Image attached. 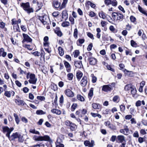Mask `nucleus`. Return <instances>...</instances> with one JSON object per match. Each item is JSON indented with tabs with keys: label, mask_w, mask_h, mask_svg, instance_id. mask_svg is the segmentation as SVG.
<instances>
[{
	"label": "nucleus",
	"mask_w": 147,
	"mask_h": 147,
	"mask_svg": "<svg viewBox=\"0 0 147 147\" xmlns=\"http://www.w3.org/2000/svg\"><path fill=\"white\" fill-rule=\"evenodd\" d=\"M21 6L24 9L28 14L33 12L34 11L33 9L30 7V3L28 2L22 3Z\"/></svg>",
	"instance_id": "1"
},
{
	"label": "nucleus",
	"mask_w": 147,
	"mask_h": 147,
	"mask_svg": "<svg viewBox=\"0 0 147 147\" xmlns=\"http://www.w3.org/2000/svg\"><path fill=\"white\" fill-rule=\"evenodd\" d=\"M30 79L28 80L30 83L33 84H35L37 80V79L35 78V76L34 74H30L29 76Z\"/></svg>",
	"instance_id": "2"
},
{
	"label": "nucleus",
	"mask_w": 147,
	"mask_h": 147,
	"mask_svg": "<svg viewBox=\"0 0 147 147\" xmlns=\"http://www.w3.org/2000/svg\"><path fill=\"white\" fill-rule=\"evenodd\" d=\"M3 132L4 134H6V136L8 138L9 137L11 134V131H10V128L7 126H3L2 127Z\"/></svg>",
	"instance_id": "3"
},
{
	"label": "nucleus",
	"mask_w": 147,
	"mask_h": 147,
	"mask_svg": "<svg viewBox=\"0 0 147 147\" xmlns=\"http://www.w3.org/2000/svg\"><path fill=\"white\" fill-rule=\"evenodd\" d=\"M23 40L22 41L23 43L25 42H31L32 41V39L27 35L24 33L23 34Z\"/></svg>",
	"instance_id": "4"
},
{
	"label": "nucleus",
	"mask_w": 147,
	"mask_h": 147,
	"mask_svg": "<svg viewBox=\"0 0 147 147\" xmlns=\"http://www.w3.org/2000/svg\"><path fill=\"white\" fill-rule=\"evenodd\" d=\"M84 144L85 146L93 147L94 145V142L93 140H91L90 142L89 141L86 140L84 142Z\"/></svg>",
	"instance_id": "5"
},
{
	"label": "nucleus",
	"mask_w": 147,
	"mask_h": 147,
	"mask_svg": "<svg viewBox=\"0 0 147 147\" xmlns=\"http://www.w3.org/2000/svg\"><path fill=\"white\" fill-rule=\"evenodd\" d=\"M64 92L65 95L69 97H72L74 96V92L70 89H66Z\"/></svg>",
	"instance_id": "6"
},
{
	"label": "nucleus",
	"mask_w": 147,
	"mask_h": 147,
	"mask_svg": "<svg viewBox=\"0 0 147 147\" xmlns=\"http://www.w3.org/2000/svg\"><path fill=\"white\" fill-rule=\"evenodd\" d=\"M40 141H45L50 142L51 141V140L50 136L47 135H45L44 136H40Z\"/></svg>",
	"instance_id": "7"
},
{
	"label": "nucleus",
	"mask_w": 147,
	"mask_h": 147,
	"mask_svg": "<svg viewBox=\"0 0 147 147\" xmlns=\"http://www.w3.org/2000/svg\"><path fill=\"white\" fill-rule=\"evenodd\" d=\"M99 16L100 17L102 18L103 19H105L106 18H107L108 21H109V20L108 19V18H107V16H108L111 19H112L109 16L107 15L106 16L105 15V13L102 11H101L99 13Z\"/></svg>",
	"instance_id": "8"
},
{
	"label": "nucleus",
	"mask_w": 147,
	"mask_h": 147,
	"mask_svg": "<svg viewBox=\"0 0 147 147\" xmlns=\"http://www.w3.org/2000/svg\"><path fill=\"white\" fill-rule=\"evenodd\" d=\"M19 134H20L18 133L17 132L13 133L11 136H9L8 138L10 140H13L15 139L18 138L19 137Z\"/></svg>",
	"instance_id": "9"
},
{
	"label": "nucleus",
	"mask_w": 147,
	"mask_h": 147,
	"mask_svg": "<svg viewBox=\"0 0 147 147\" xmlns=\"http://www.w3.org/2000/svg\"><path fill=\"white\" fill-rule=\"evenodd\" d=\"M39 20L42 22L43 24H46L49 20V18L47 19L45 16H40L39 17Z\"/></svg>",
	"instance_id": "10"
},
{
	"label": "nucleus",
	"mask_w": 147,
	"mask_h": 147,
	"mask_svg": "<svg viewBox=\"0 0 147 147\" xmlns=\"http://www.w3.org/2000/svg\"><path fill=\"white\" fill-rule=\"evenodd\" d=\"M87 78L86 76H84L80 82L81 85L82 86H85L87 83Z\"/></svg>",
	"instance_id": "11"
},
{
	"label": "nucleus",
	"mask_w": 147,
	"mask_h": 147,
	"mask_svg": "<svg viewBox=\"0 0 147 147\" xmlns=\"http://www.w3.org/2000/svg\"><path fill=\"white\" fill-rule=\"evenodd\" d=\"M112 90L111 87L108 85H105L103 86L102 90L105 92L111 91Z\"/></svg>",
	"instance_id": "12"
},
{
	"label": "nucleus",
	"mask_w": 147,
	"mask_h": 147,
	"mask_svg": "<svg viewBox=\"0 0 147 147\" xmlns=\"http://www.w3.org/2000/svg\"><path fill=\"white\" fill-rule=\"evenodd\" d=\"M92 106V108L94 109H101L102 108L101 105L98 103H93Z\"/></svg>",
	"instance_id": "13"
},
{
	"label": "nucleus",
	"mask_w": 147,
	"mask_h": 147,
	"mask_svg": "<svg viewBox=\"0 0 147 147\" xmlns=\"http://www.w3.org/2000/svg\"><path fill=\"white\" fill-rule=\"evenodd\" d=\"M62 17L63 19L65 20H67L68 18V16L67 10H63L62 13Z\"/></svg>",
	"instance_id": "14"
},
{
	"label": "nucleus",
	"mask_w": 147,
	"mask_h": 147,
	"mask_svg": "<svg viewBox=\"0 0 147 147\" xmlns=\"http://www.w3.org/2000/svg\"><path fill=\"white\" fill-rule=\"evenodd\" d=\"M64 64L66 68V70L67 72H69L71 71V66L69 63L67 61H65L64 62Z\"/></svg>",
	"instance_id": "15"
},
{
	"label": "nucleus",
	"mask_w": 147,
	"mask_h": 147,
	"mask_svg": "<svg viewBox=\"0 0 147 147\" xmlns=\"http://www.w3.org/2000/svg\"><path fill=\"white\" fill-rule=\"evenodd\" d=\"M88 60L89 61V63L91 65H95L96 63L97 60L94 58H89Z\"/></svg>",
	"instance_id": "16"
},
{
	"label": "nucleus",
	"mask_w": 147,
	"mask_h": 147,
	"mask_svg": "<svg viewBox=\"0 0 147 147\" xmlns=\"http://www.w3.org/2000/svg\"><path fill=\"white\" fill-rule=\"evenodd\" d=\"M53 5L55 8H59L60 9V7H61L60 6L61 3L58 1L57 0L54 1L53 3Z\"/></svg>",
	"instance_id": "17"
},
{
	"label": "nucleus",
	"mask_w": 147,
	"mask_h": 147,
	"mask_svg": "<svg viewBox=\"0 0 147 147\" xmlns=\"http://www.w3.org/2000/svg\"><path fill=\"white\" fill-rule=\"evenodd\" d=\"M138 10L141 13L144 14L147 17V11L145 10L142 7H141L140 5H138Z\"/></svg>",
	"instance_id": "18"
},
{
	"label": "nucleus",
	"mask_w": 147,
	"mask_h": 147,
	"mask_svg": "<svg viewBox=\"0 0 147 147\" xmlns=\"http://www.w3.org/2000/svg\"><path fill=\"white\" fill-rule=\"evenodd\" d=\"M117 139L120 142L122 143L124 142H126L125 138L124 136L122 135H119L117 136Z\"/></svg>",
	"instance_id": "19"
},
{
	"label": "nucleus",
	"mask_w": 147,
	"mask_h": 147,
	"mask_svg": "<svg viewBox=\"0 0 147 147\" xmlns=\"http://www.w3.org/2000/svg\"><path fill=\"white\" fill-rule=\"evenodd\" d=\"M11 24L12 25H17L21 22V20L20 19H19L18 20H16L15 18H14L11 20Z\"/></svg>",
	"instance_id": "20"
},
{
	"label": "nucleus",
	"mask_w": 147,
	"mask_h": 147,
	"mask_svg": "<svg viewBox=\"0 0 147 147\" xmlns=\"http://www.w3.org/2000/svg\"><path fill=\"white\" fill-rule=\"evenodd\" d=\"M7 55V53L4 52V49L2 48H0V56L5 57Z\"/></svg>",
	"instance_id": "21"
},
{
	"label": "nucleus",
	"mask_w": 147,
	"mask_h": 147,
	"mask_svg": "<svg viewBox=\"0 0 147 147\" xmlns=\"http://www.w3.org/2000/svg\"><path fill=\"white\" fill-rule=\"evenodd\" d=\"M51 112L53 113H55L58 115H60L61 113V111L56 109H53L51 110Z\"/></svg>",
	"instance_id": "22"
},
{
	"label": "nucleus",
	"mask_w": 147,
	"mask_h": 147,
	"mask_svg": "<svg viewBox=\"0 0 147 147\" xmlns=\"http://www.w3.org/2000/svg\"><path fill=\"white\" fill-rule=\"evenodd\" d=\"M74 65L75 66L78 68H80L82 65L81 61H76L75 62Z\"/></svg>",
	"instance_id": "23"
},
{
	"label": "nucleus",
	"mask_w": 147,
	"mask_h": 147,
	"mask_svg": "<svg viewBox=\"0 0 147 147\" xmlns=\"http://www.w3.org/2000/svg\"><path fill=\"white\" fill-rule=\"evenodd\" d=\"M131 91L133 96L135 97H137V96H136V89L135 88L133 87L131 89Z\"/></svg>",
	"instance_id": "24"
},
{
	"label": "nucleus",
	"mask_w": 147,
	"mask_h": 147,
	"mask_svg": "<svg viewBox=\"0 0 147 147\" xmlns=\"http://www.w3.org/2000/svg\"><path fill=\"white\" fill-rule=\"evenodd\" d=\"M129 131V129L127 128H125L124 129H121L120 130V132L125 134L127 135Z\"/></svg>",
	"instance_id": "25"
},
{
	"label": "nucleus",
	"mask_w": 147,
	"mask_h": 147,
	"mask_svg": "<svg viewBox=\"0 0 147 147\" xmlns=\"http://www.w3.org/2000/svg\"><path fill=\"white\" fill-rule=\"evenodd\" d=\"M93 88H91L89 91L88 94V97L90 99H91L92 96L93 95Z\"/></svg>",
	"instance_id": "26"
},
{
	"label": "nucleus",
	"mask_w": 147,
	"mask_h": 147,
	"mask_svg": "<svg viewBox=\"0 0 147 147\" xmlns=\"http://www.w3.org/2000/svg\"><path fill=\"white\" fill-rule=\"evenodd\" d=\"M15 102L18 105H24L25 103L23 101L20 100L16 99Z\"/></svg>",
	"instance_id": "27"
},
{
	"label": "nucleus",
	"mask_w": 147,
	"mask_h": 147,
	"mask_svg": "<svg viewBox=\"0 0 147 147\" xmlns=\"http://www.w3.org/2000/svg\"><path fill=\"white\" fill-rule=\"evenodd\" d=\"M69 127L71 130L74 131L77 128V126L74 123H71Z\"/></svg>",
	"instance_id": "28"
},
{
	"label": "nucleus",
	"mask_w": 147,
	"mask_h": 147,
	"mask_svg": "<svg viewBox=\"0 0 147 147\" xmlns=\"http://www.w3.org/2000/svg\"><path fill=\"white\" fill-rule=\"evenodd\" d=\"M68 0H63L61 5L60 7V9L61 10L65 7L66 3H67Z\"/></svg>",
	"instance_id": "29"
},
{
	"label": "nucleus",
	"mask_w": 147,
	"mask_h": 147,
	"mask_svg": "<svg viewBox=\"0 0 147 147\" xmlns=\"http://www.w3.org/2000/svg\"><path fill=\"white\" fill-rule=\"evenodd\" d=\"M55 32L58 36H62V33L59 30V28H56V30H55Z\"/></svg>",
	"instance_id": "30"
},
{
	"label": "nucleus",
	"mask_w": 147,
	"mask_h": 147,
	"mask_svg": "<svg viewBox=\"0 0 147 147\" xmlns=\"http://www.w3.org/2000/svg\"><path fill=\"white\" fill-rule=\"evenodd\" d=\"M13 30L14 32H20V29L19 26L17 24L16 25L13 26Z\"/></svg>",
	"instance_id": "31"
},
{
	"label": "nucleus",
	"mask_w": 147,
	"mask_h": 147,
	"mask_svg": "<svg viewBox=\"0 0 147 147\" xmlns=\"http://www.w3.org/2000/svg\"><path fill=\"white\" fill-rule=\"evenodd\" d=\"M29 132L33 134L38 135L40 134V132L36 130L35 129H30L29 130Z\"/></svg>",
	"instance_id": "32"
},
{
	"label": "nucleus",
	"mask_w": 147,
	"mask_h": 147,
	"mask_svg": "<svg viewBox=\"0 0 147 147\" xmlns=\"http://www.w3.org/2000/svg\"><path fill=\"white\" fill-rule=\"evenodd\" d=\"M124 17V16L121 13H118V16L116 20H122V19Z\"/></svg>",
	"instance_id": "33"
},
{
	"label": "nucleus",
	"mask_w": 147,
	"mask_h": 147,
	"mask_svg": "<svg viewBox=\"0 0 147 147\" xmlns=\"http://www.w3.org/2000/svg\"><path fill=\"white\" fill-rule=\"evenodd\" d=\"M120 100L119 97L118 95L115 96L113 98V100L114 102H118Z\"/></svg>",
	"instance_id": "34"
},
{
	"label": "nucleus",
	"mask_w": 147,
	"mask_h": 147,
	"mask_svg": "<svg viewBox=\"0 0 147 147\" xmlns=\"http://www.w3.org/2000/svg\"><path fill=\"white\" fill-rule=\"evenodd\" d=\"M77 98L78 100L81 101L82 102L84 101L85 99L84 97L80 94L77 95Z\"/></svg>",
	"instance_id": "35"
},
{
	"label": "nucleus",
	"mask_w": 147,
	"mask_h": 147,
	"mask_svg": "<svg viewBox=\"0 0 147 147\" xmlns=\"http://www.w3.org/2000/svg\"><path fill=\"white\" fill-rule=\"evenodd\" d=\"M58 50L59 55L61 56H62L64 54V51L63 48L61 47H59L58 48Z\"/></svg>",
	"instance_id": "36"
},
{
	"label": "nucleus",
	"mask_w": 147,
	"mask_h": 147,
	"mask_svg": "<svg viewBox=\"0 0 147 147\" xmlns=\"http://www.w3.org/2000/svg\"><path fill=\"white\" fill-rule=\"evenodd\" d=\"M132 88L131 85L129 84L125 86L124 89L125 90L128 91L131 90Z\"/></svg>",
	"instance_id": "37"
},
{
	"label": "nucleus",
	"mask_w": 147,
	"mask_h": 147,
	"mask_svg": "<svg viewBox=\"0 0 147 147\" xmlns=\"http://www.w3.org/2000/svg\"><path fill=\"white\" fill-rule=\"evenodd\" d=\"M67 77L69 80H72L73 79L74 75L72 73H69L67 74Z\"/></svg>",
	"instance_id": "38"
},
{
	"label": "nucleus",
	"mask_w": 147,
	"mask_h": 147,
	"mask_svg": "<svg viewBox=\"0 0 147 147\" xmlns=\"http://www.w3.org/2000/svg\"><path fill=\"white\" fill-rule=\"evenodd\" d=\"M82 76V74L81 72H79L76 73V77L78 80L79 81L81 78Z\"/></svg>",
	"instance_id": "39"
},
{
	"label": "nucleus",
	"mask_w": 147,
	"mask_h": 147,
	"mask_svg": "<svg viewBox=\"0 0 147 147\" xmlns=\"http://www.w3.org/2000/svg\"><path fill=\"white\" fill-rule=\"evenodd\" d=\"M118 12H114L112 14V16L114 20H116L118 16Z\"/></svg>",
	"instance_id": "40"
},
{
	"label": "nucleus",
	"mask_w": 147,
	"mask_h": 147,
	"mask_svg": "<svg viewBox=\"0 0 147 147\" xmlns=\"http://www.w3.org/2000/svg\"><path fill=\"white\" fill-rule=\"evenodd\" d=\"M70 25V23L68 22L65 21L63 22L61 25L63 27H67L68 26Z\"/></svg>",
	"instance_id": "41"
},
{
	"label": "nucleus",
	"mask_w": 147,
	"mask_h": 147,
	"mask_svg": "<svg viewBox=\"0 0 147 147\" xmlns=\"http://www.w3.org/2000/svg\"><path fill=\"white\" fill-rule=\"evenodd\" d=\"M131 46L134 47H138V45L134 40H131Z\"/></svg>",
	"instance_id": "42"
},
{
	"label": "nucleus",
	"mask_w": 147,
	"mask_h": 147,
	"mask_svg": "<svg viewBox=\"0 0 147 147\" xmlns=\"http://www.w3.org/2000/svg\"><path fill=\"white\" fill-rule=\"evenodd\" d=\"M87 4L88 5H90L93 8H94L96 6V5L92 3L90 1H88L87 2Z\"/></svg>",
	"instance_id": "43"
},
{
	"label": "nucleus",
	"mask_w": 147,
	"mask_h": 147,
	"mask_svg": "<svg viewBox=\"0 0 147 147\" xmlns=\"http://www.w3.org/2000/svg\"><path fill=\"white\" fill-rule=\"evenodd\" d=\"M13 115L15 118L16 123L17 124H18L19 122V119L18 115L16 113H14Z\"/></svg>",
	"instance_id": "44"
},
{
	"label": "nucleus",
	"mask_w": 147,
	"mask_h": 147,
	"mask_svg": "<svg viewBox=\"0 0 147 147\" xmlns=\"http://www.w3.org/2000/svg\"><path fill=\"white\" fill-rule=\"evenodd\" d=\"M36 113L37 115H42L45 114L46 113L44 112L42 110H37L36 111Z\"/></svg>",
	"instance_id": "45"
},
{
	"label": "nucleus",
	"mask_w": 147,
	"mask_h": 147,
	"mask_svg": "<svg viewBox=\"0 0 147 147\" xmlns=\"http://www.w3.org/2000/svg\"><path fill=\"white\" fill-rule=\"evenodd\" d=\"M40 136H37L36 135H34L33 137V140L35 141H40Z\"/></svg>",
	"instance_id": "46"
},
{
	"label": "nucleus",
	"mask_w": 147,
	"mask_h": 147,
	"mask_svg": "<svg viewBox=\"0 0 147 147\" xmlns=\"http://www.w3.org/2000/svg\"><path fill=\"white\" fill-rule=\"evenodd\" d=\"M78 30L77 28H75L74 30V36L75 38H77L78 37Z\"/></svg>",
	"instance_id": "47"
},
{
	"label": "nucleus",
	"mask_w": 147,
	"mask_h": 147,
	"mask_svg": "<svg viewBox=\"0 0 147 147\" xmlns=\"http://www.w3.org/2000/svg\"><path fill=\"white\" fill-rule=\"evenodd\" d=\"M80 52L78 50H76L73 53L74 54V57L75 58L77 57L79 55Z\"/></svg>",
	"instance_id": "48"
},
{
	"label": "nucleus",
	"mask_w": 147,
	"mask_h": 147,
	"mask_svg": "<svg viewBox=\"0 0 147 147\" xmlns=\"http://www.w3.org/2000/svg\"><path fill=\"white\" fill-rule=\"evenodd\" d=\"M87 35L92 40H94V35L93 34H91L90 32H87Z\"/></svg>",
	"instance_id": "49"
},
{
	"label": "nucleus",
	"mask_w": 147,
	"mask_h": 147,
	"mask_svg": "<svg viewBox=\"0 0 147 147\" xmlns=\"http://www.w3.org/2000/svg\"><path fill=\"white\" fill-rule=\"evenodd\" d=\"M109 127L112 130H115L116 129V127L114 125L111 123H110L109 125Z\"/></svg>",
	"instance_id": "50"
},
{
	"label": "nucleus",
	"mask_w": 147,
	"mask_h": 147,
	"mask_svg": "<svg viewBox=\"0 0 147 147\" xmlns=\"http://www.w3.org/2000/svg\"><path fill=\"white\" fill-rule=\"evenodd\" d=\"M117 2L116 0H112L111 1V4L113 6H116L117 5Z\"/></svg>",
	"instance_id": "51"
},
{
	"label": "nucleus",
	"mask_w": 147,
	"mask_h": 147,
	"mask_svg": "<svg viewBox=\"0 0 147 147\" xmlns=\"http://www.w3.org/2000/svg\"><path fill=\"white\" fill-rule=\"evenodd\" d=\"M23 46L26 48H27L28 50H32V49L30 48V45H23Z\"/></svg>",
	"instance_id": "52"
},
{
	"label": "nucleus",
	"mask_w": 147,
	"mask_h": 147,
	"mask_svg": "<svg viewBox=\"0 0 147 147\" xmlns=\"http://www.w3.org/2000/svg\"><path fill=\"white\" fill-rule=\"evenodd\" d=\"M32 54L35 56H39L41 55V54L40 52L38 51H36L32 53Z\"/></svg>",
	"instance_id": "53"
},
{
	"label": "nucleus",
	"mask_w": 147,
	"mask_h": 147,
	"mask_svg": "<svg viewBox=\"0 0 147 147\" xmlns=\"http://www.w3.org/2000/svg\"><path fill=\"white\" fill-rule=\"evenodd\" d=\"M10 92V91H6L4 95L8 98L10 97L11 96Z\"/></svg>",
	"instance_id": "54"
},
{
	"label": "nucleus",
	"mask_w": 147,
	"mask_h": 147,
	"mask_svg": "<svg viewBox=\"0 0 147 147\" xmlns=\"http://www.w3.org/2000/svg\"><path fill=\"white\" fill-rule=\"evenodd\" d=\"M136 111L134 108H130V113L132 115H133L135 114Z\"/></svg>",
	"instance_id": "55"
},
{
	"label": "nucleus",
	"mask_w": 147,
	"mask_h": 147,
	"mask_svg": "<svg viewBox=\"0 0 147 147\" xmlns=\"http://www.w3.org/2000/svg\"><path fill=\"white\" fill-rule=\"evenodd\" d=\"M89 15L91 17H94L96 16V14L93 11H90L89 12Z\"/></svg>",
	"instance_id": "56"
},
{
	"label": "nucleus",
	"mask_w": 147,
	"mask_h": 147,
	"mask_svg": "<svg viewBox=\"0 0 147 147\" xmlns=\"http://www.w3.org/2000/svg\"><path fill=\"white\" fill-rule=\"evenodd\" d=\"M111 0H105L104 2L105 4L107 5L111 4Z\"/></svg>",
	"instance_id": "57"
},
{
	"label": "nucleus",
	"mask_w": 147,
	"mask_h": 147,
	"mask_svg": "<svg viewBox=\"0 0 147 147\" xmlns=\"http://www.w3.org/2000/svg\"><path fill=\"white\" fill-rule=\"evenodd\" d=\"M132 116L131 115H126L124 117V118L127 120H129L132 118Z\"/></svg>",
	"instance_id": "58"
},
{
	"label": "nucleus",
	"mask_w": 147,
	"mask_h": 147,
	"mask_svg": "<svg viewBox=\"0 0 147 147\" xmlns=\"http://www.w3.org/2000/svg\"><path fill=\"white\" fill-rule=\"evenodd\" d=\"M141 105V102L140 100L137 101L136 103V106L137 107H140Z\"/></svg>",
	"instance_id": "59"
},
{
	"label": "nucleus",
	"mask_w": 147,
	"mask_h": 147,
	"mask_svg": "<svg viewBox=\"0 0 147 147\" xmlns=\"http://www.w3.org/2000/svg\"><path fill=\"white\" fill-rule=\"evenodd\" d=\"M23 136H21V135L19 134V137L18 138L19 141L21 142H23L24 139H23Z\"/></svg>",
	"instance_id": "60"
},
{
	"label": "nucleus",
	"mask_w": 147,
	"mask_h": 147,
	"mask_svg": "<svg viewBox=\"0 0 147 147\" xmlns=\"http://www.w3.org/2000/svg\"><path fill=\"white\" fill-rule=\"evenodd\" d=\"M120 110L121 111H124L125 109V106L123 105H121L120 106Z\"/></svg>",
	"instance_id": "61"
},
{
	"label": "nucleus",
	"mask_w": 147,
	"mask_h": 147,
	"mask_svg": "<svg viewBox=\"0 0 147 147\" xmlns=\"http://www.w3.org/2000/svg\"><path fill=\"white\" fill-rule=\"evenodd\" d=\"M59 13L58 11L54 12L53 13V15L55 17H56L59 15Z\"/></svg>",
	"instance_id": "62"
},
{
	"label": "nucleus",
	"mask_w": 147,
	"mask_h": 147,
	"mask_svg": "<svg viewBox=\"0 0 147 147\" xmlns=\"http://www.w3.org/2000/svg\"><path fill=\"white\" fill-rule=\"evenodd\" d=\"M69 21L71 22L72 24H74V19L72 17H69Z\"/></svg>",
	"instance_id": "63"
},
{
	"label": "nucleus",
	"mask_w": 147,
	"mask_h": 147,
	"mask_svg": "<svg viewBox=\"0 0 147 147\" xmlns=\"http://www.w3.org/2000/svg\"><path fill=\"white\" fill-rule=\"evenodd\" d=\"M37 98L38 99L40 100L41 101L44 100H45V98L43 96H37Z\"/></svg>",
	"instance_id": "64"
}]
</instances>
